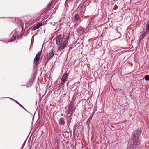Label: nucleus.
I'll use <instances>...</instances> for the list:
<instances>
[{"label":"nucleus","instance_id":"obj_1","mask_svg":"<svg viewBox=\"0 0 149 149\" xmlns=\"http://www.w3.org/2000/svg\"><path fill=\"white\" fill-rule=\"evenodd\" d=\"M141 134L140 130H137L134 131L133 133L131 138L132 142L128 146L129 149H137L141 144L140 142L138 140V135Z\"/></svg>","mask_w":149,"mask_h":149},{"label":"nucleus","instance_id":"obj_2","mask_svg":"<svg viewBox=\"0 0 149 149\" xmlns=\"http://www.w3.org/2000/svg\"><path fill=\"white\" fill-rule=\"evenodd\" d=\"M64 36L63 35L60 34L54 38V39L56 40V44L58 45V50H63L67 45L69 36H67L65 38H64Z\"/></svg>","mask_w":149,"mask_h":149},{"label":"nucleus","instance_id":"obj_3","mask_svg":"<svg viewBox=\"0 0 149 149\" xmlns=\"http://www.w3.org/2000/svg\"><path fill=\"white\" fill-rule=\"evenodd\" d=\"M75 104V103H70V105L68 107L67 112L69 113L73 114L76 108Z\"/></svg>","mask_w":149,"mask_h":149},{"label":"nucleus","instance_id":"obj_4","mask_svg":"<svg viewBox=\"0 0 149 149\" xmlns=\"http://www.w3.org/2000/svg\"><path fill=\"white\" fill-rule=\"evenodd\" d=\"M41 51L39 52L36 54L34 60V64L35 65L38 64L39 60L41 54Z\"/></svg>","mask_w":149,"mask_h":149},{"label":"nucleus","instance_id":"obj_5","mask_svg":"<svg viewBox=\"0 0 149 149\" xmlns=\"http://www.w3.org/2000/svg\"><path fill=\"white\" fill-rule=\"evenodd\" d=\"M68 76V74L67 73L65 72L64 73L63 75L61 78V84L63 85H64V83H65L66 81V79L67 78Z\"/></svg>","mask_w":149,"mask_h":149},{"label":"nucleus","instance_id":"obj_6","mask_svg":"<svg viewBox=\"0 0 149 149\" xmlns=\"http://www.w3.org/2000/svg\"><path fill=\"white\" fill-rule=\"evenodd\" d=\"M54 50L53 49L50 50V52L48 56V58L47 61L48 60H50L53 56Z\"/></svg>","mask_w":149,"mask_h":149},{"label":"nucleus","instance_id":"obj_7","mask_svg":"<svg viewBox=\"0 0 149 149\" xmlns=\"http://www.w3.org/2000/svg\"><path fill=\"white\" fill-rule=\"evenodd\" d=\"M73 114L69 113L68 112L67 115H66V118L68 120V121H70L72 119V117Z\"/></svg>","mask_w":149,"mask_h":149},{"label":"nucleus","instance_id":"obj_8","mask_svg":"<svg viewBox=\"0 0 149 149\" xmlns=\"http://www.w3.org/2000/svg\"><path fill=\"white\" fill-rule=\"evenodd\" d=\"M59 124L61 125H64L65 122L63 118H61L58 120Z\"/></svg>","mask_w":149,"mask_h":149},{"label":"nucleus","instance_id":"obj_9","mask_svg":"<svg viewBox=\"0 0 149 149\" xmlns=\"http://www.w3.org/2000/svg\"><path fill=\"white\" fill-rule=\"evenodd\" d=\"M80 18L79 17V14H75L74 17V20L75 22H76L77 21H78L79 19Z\"/></svg>","mask_w":149,"mask_h":149},{"label":"nucleus","instance_id":"obj_10","mask_svg":"<svg viewBox=\"0 0 149 149\" xmlns=\"http://www.w3.org/2000/svg\"><path fill=\"white\" fill-rule=\"evenodd\" d=\"M146 29L148 31H149V21L147 23L146 25Z\"/></svg>","mask_w":149,"mask_h":149},{"label":"nucleus","instance_id":"obj_11","mask_svg":"<svg viewBox=\"0 0 149 149\" xmlns=\"http://www.w3.org/2000/svg\"><path fill=\"white\" fill-rule=\"evenodd\" d=\"M15 102L17 103L18 104H19L21 107H22V108H23L24 110H26L25 109L23 106L22 105H21L20 103H19L16 100H15Z\"/></svg>","mask_w":149,"mask_h":149},{"label":"nucleus","instance_id":"obj_12","mask_svg":"<svg viewBox=\"0 0 149 149\" xmlns=\"http://www.w3.org/2000/svg\"><path fill=\"white\" fill-rule=\"evenodd\" d=\"M145 79L146 81H148L149 80V75H146L145 76Z\"/></svg>","mask_w":149,"mask_h":149},{"label":"nucleus","instance_id":"obj_13","mask_svg":"<svg viewBox=\"0 0 149 149\" xmlns=\"http://www.w3.org/2000/svg\"><path fill=\"white\" fill-rule=\"evenodd\" d=\"M42 25V23H41L39 22L38 23L36 26H37V27L38 28H39Z\"/></svg>","mask_w":149,"mask_h":149},{"label":"nucleus","instance_id":"obj_14","mask_svg":"<svg viewBox=\"0 0 149 149\" xmlns=\"http://www.w3.org/2000/svg\"><path fill=\"white\" fill-rule=\"evenodd\" d=\"M16 39L15 36H13L11 38V41L15 40Z\"/></svg>","mask_w":149,"mask_h":149},{"label":"nucleus","instance_id":"obj_15","mask_svg":"<svg viewBox=\"0 0 149 149\" xmlns=\"http://www.w3.org/2000/svg\"><path fill=\"white\" fill-rule=\"evenodd\" d=\"M75 100V99H74V96L73 97L72 100V101L70 102V103H74V102Z\"/></svg>","mask_w":149,"mask_h":149},{"label":"nucleus","instance_id":"obj_16","mask_svg":"<svg viewBox=\"0 0 149 149\" xmlns=\"http://www.w3.org/2000/svg\"><path fill=\"white\" fill-rule=\"evenodd\" d=\"M38 29V28L37 27V26L36 25L33 28L32 30H35Z\"/></svg>","mask_w":149,"mask_h":149},{"label":"nucleus","instance_id":"obj_17","mask_svg":"<svg viewBox=\"0 0 149 149\" xmlns=\"http://www.w3.org/2000/svg\"><path fill=\"white\" fill-rule=\"evenodd\" d=\"M51 5H52L51 3H49L47 5V7H50Z\"/></svg>","mask_w":149,"mask_h":149},{"label":"nucleus","instance_id":"obj_18","mask_svg":"<svg viewBox=\"0 0 149 149\" xmlns=\"http://www.w3.org/2000/svg\"><path fill=\"white\" fill-rule=\"evenodd\" d=\"M95 111H96V110H93V111L92 113V116H93L94 115V114L95 112Z\"/></svg>","mask_w":149,"mask_h":149},{"label":"nucleus","instance_id":"obj_19","mask_svg":"<svg viewBox=\"0 0 149 149\" xmlns=\"http://www.w3.org/2000/svg\"><path fill=\"white\" fill-rule=\"evenodd\" d=\"M10 99H11V100H13L15 102V100L12 98H10Z\"/></svg>","mask_w":149,"mask_h":149}]
</instances>
